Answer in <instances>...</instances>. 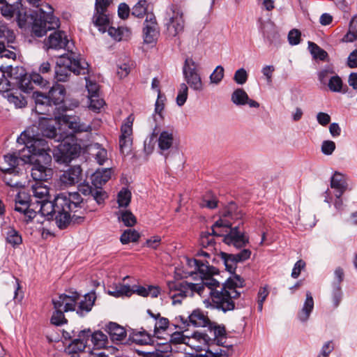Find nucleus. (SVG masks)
<instances>
[{
  "instance_id": "1",
  "label": "nucleus",
  "mask_w": 357,
  "mask_h": 357,
  "mask_svg": "<svg viewBox=\"0 0 357 357\" xmlns=\"http://www.w3.org/2000/svg\"><path fill=\"white\" fill-rule=\"evenodd\" d=\"M39 204L41 214L47 219L54 218L60 229L84 221L86 206L78 192H61L52 202L48 199Z\"/></svg>"
},
{
  "instance_id": "2",
  "label": "nucleus",
  "mask_w": 357,
  "mask_h": 357,
  "mask_svg": "<svg viewBox=\"0 0 357 357\" xmlns=\"http://www.w3.org/2000/svg\"><path fill=\"white\" fill-rule=\"evenodd\" d=\"M244 213L234 202H230L222 211L220 218L211 227L213 236L223 237L222 241L237 249L244 248L249 243V238L245 231L241 229L243 224L241 220Z\"/></svg>"
},
{
  "instance_id": "3",
  "label": "nucleus",
  "mask_w": 357,
  "mask_h": 357,
  "mask_svg": "<svg viewBox=\"0 0 357 357\" xmlns=\"http://www.w3.org/2000/svg\"><path fill=\"white\" fill-rule=\"evenodd\" d=\"M27 137L24 132L22 133L19 140H22L31 153L27 155L26 161L31 166V174L33 180L47 181L53 174L51 168L52 156L50 154L51 149L46 139L42 138Z\"/></svg>"
},
{
  "instance_id": "4",
  "label": "nucleus",
  "mask_w": 357,
  "mask_h": 357,
  "mask_svg": "<svg viewBox=\"0 0 357 357\" xmlns=\"http://www.w3.org/2000/svg\"><path fill=\"white\" fill-rule=\"evenodd\" d=\"M66 89L63 85L53 86L47 94L40 91H34L32 95L36 104V111L46 119H54V116H59L66 112V107L63 106Z\"/></svg>"
},
{
  "instance_id": "5",
  "label": "nucleus",
  "mask_w": 357,
  "mask_h": 357,
  "mask_svg": "<svg viewBox=\"0 0 357 357\" xmlns=\"http://www.w3.org/2000/svg\"><path fill=\"white\" fill-rule=\"evenodd\" d=\"M244 282V280L236 274L227 278L220 290L208 292L212 301L211 305L225 313L234 310L236 307V301L241 296V292L237 291L236 288L243 287Z\"/></svg>"
},
{
  "instance_id": "6",
  "label": "nucleus",
  "mask_w": 357,
  "mask_h": 357,
  "mask_svg": "<svg viewBox=\"0 0 357 357\" xmlns=\"http://www.w3.org/2000/svg\"><path fill=\"white\" fill-rule=\"evenodd\" d=\"M89 63L80 55L70 51L59 56L54 69V76L58 82H66L73 73L75 75H88Z\"/></svg>"
},
{
  "instance_id": "7",
  "label": "nucleus",
  "mask_w": 357,
  "mask_h": 357,
  "mask_svg": "<svg viewBox=\"0 0 357 357\" xmlns=\"http://www.w3.org/2000/svg\"><path fill=\"white\" fill-rule=\"evenodd\" d=\"M50 11H45L43 8H38L30 15L32 20L31 35L36 38H41L50 30L59 29L60 20L53 15L52 8L46 6Z\"/></svg>"
},
{
  "instance_id": "8",
  "label": "nucleus",
  "mask_w": 357,
  "mask_h": 357,
  "mask_svg": "<svg viewBox=\"0 0 357 357\" xmlns=\"http://www.w3.org/2000/svg\"><path fill=\"white\" fill-rule=\"evenodd\" d=\"M79 298V294L77 291L73 292L71 295L61 294L57 298H52L54 312L50 319L51 324L57 326L67 324L64 312L75 311Z\"/></svg>"
},
{
  "instance_id": "9",
  "label": "nucleus",
  "mask_w": 357,
  "mask_h": 357,
  "mask_svg": "<svg viewBox=\"0 0 357 357\" xmlns=\"http://www.w3.org/2000/svg\"><path fill=\"white\" fill-rule=\"evenodd\" d=\"M81 146L73 137H66L61 140L57 149L54 151V158L59 163H69L79 157Z\"/></svg>"
},
{
  "instance_id": "10",
  "label": "nucleus",
  "mask_w": 357,
  "mask_h": 357,
  "mask_svg": "<svg viewBox=\"0 0 357 357\" xmlns=\"http://www.w3.org/2000/svg\"><path fill=\"white\" fill-rule=\"evenodd\" d=\"M191 340H196L199 342L211 347L216 344L225 347L226 330L224 326L211 324L204 332H195Z\"/></svg>"
},
{
  "instance_id": "11",
  "label": "nucleus",
  "mask_w": 357,
  "mask_h": 357,
  "mask_svg": "<svg viewBox=\"0 0 357 357\" xmlns=\"http://www.w3.org/2000/svg\"><path fill=\"white\" fill-rule=\"evenodd\" d=\"M188 263L190 266H195L199 271L204 287H208L209 291L220 289V283L213 278V275L218 273V269L211 266L208 261H202L197 259H188Z\"/></svg>"
},
{
  "instance_id": "12",
  "label": "nucleus",
  "mask_w": 357,
  "mask_h": 357,
  "mask_svg": "<svg viewBox=\"0 0 357 357\" xmlns=\"http://www.w3.org/2000/svg\"><path fill=\"white\" fill-rule=\"evenodd\" d=\"M10 67L9 77L13 84H16L22 91L29 93L33 89L32 82L39 85L43 84V77L40 74L29 75L22 66Z\"/></svg>"
},
{
  "instance_id": "13",
  "label": "nucleus",
  "mask_w": 357,
  "mask_h": 357,
  "mask_svg": "<svg viewBox=\"0 0 357 357\" xmlns=\"http://www.w3.org/2000/svg\"><path fill=\"white\" fill-rule=\"evenodd\" d=\"M183 74L185 80L192 89L196 91H202V78L198 73L197 64L192 59H185L183 66Z\"/></svg>"
},
{
  "instance_id": "14",
  "label": "nucleus",
  "mask_w": 357,
  "mask_h": 357,
  "mask_svg": "<svg viewBox=\"0 0 357 357\" xmlns=\"http://www.w3.org/2000/svg\"><path fill=\"white\" fill-rule=\"evenodd\" d=\"M251 253L250 250L244 248L236 254L220 252V257L225 266V269L234 275L237 264L248 259L251 256Z\"/></svg>"
},
{
  "instance_id": "15",
  "label": "nucleus",
  "mask_w": 357,
  "mask_h": 357,
  "mask_svg": "<svg viewBox=\"0 0 357 357\" xmlns=\"http://www.w3.org/2000/svg\"><path fill=\"white\" fill-rule=\"evenodd\" d=\"M78 192L80 197L84 199L86 206V213H87V202L91 198L95 200L98 204H102L107 197L106 193L102 190L93 188L89 183H81L78 185Z\"/></svg>"
},
{
  "instance_id": "16",
  "label": "nucleus",
  "mask_w": 357,
  "mask_h": 357,
  "mask_svg": "<svg viewBox=\"0 0 357 357\" xmlns=\"http://www.w3.org/2000/svg\"><path fill=\"white\" fill-rule=\"evenodd\" d=\"M159 26L153 13H147L144 23L143 38L146 44L155 43L159 36Z\"/></svg>"
},
{
  "instance_id": "17",
  "label": "nucleus",
  "mask_w": 357,
  "mask_h": 357,
  "mask_svg": "<svg viewBox=\"0 0 357 357\" xmlns=\"http://www.w3.org/2000/svg\"><path fill=\"white\" fill-rule=\"evenodd\" d=\"M54 120L59 124H65L75 133L83 132H90L91 127L89 124L81 123L77 116H71L66 114V112L62 113L59 116H54Z\"/></svg>"
},
{
  "instance_id": "18",
  "label": "nucleus",
  "mask_w": 357,
  "mask_h": 357,
  "mask_svg": "<svg viewBox=\"0 0 357 357\" xmlns=\"http://www.w3.org/2000/svg\"><path fill=\"white\" fill-rule=\"evenodd\" d=\"M69 40L66 33L63 31H56L51 33L45 40V46L47 50H66L68 52L72 51L69 45Z\"/></svg>"
},
{
  "instance_id": "19",
  "label": "nucleus",
  "mask_w": 357,
  "mask_h": 357,
  "mask_svg": "<svg viewBox=\"0 0 357 357\" xmlns=\"http://www.w3.org/2000/svg\"><path fill=\"white\" fill-rule=\"evenodd\" d=\"M172 15L169 16V22H167V28L169 33L176 36L180 32L183 31L184 28V20L183 13L181 9L175 5H172L169 7Z\"/></svg>"
},
{
  "instance_id": "20",
  "label": "nucleus",
  "mask_w": 357,
  "mask_h": 357,
  "mask_svg": "<svg viewBox=\"0 0 357 357\" xmlns=\"http://www.w3.org/2000/svg\"><path fill=\"white\" fill-rule=\"evenodd\" d=\"M4 162L8 165V167H1V171L8 172L11 173H20V169L18 167L20 165L29 164L30 162L26 161L27 156L20 157L17 153H8L4 155Z\"/></svg>"
},
{
  "instance_id": "21",
  "label": "nucleus",
  "mask_w": 357,
  "mask_h": 357,
  "mask_svg": "<svg viewBox=\"0 0 357 357\" xmlns=\"http://www.w3.org/2000/svg\"><path fill=\"white\" fill-rule=\"evenodd\" d=\"M82 169L79 165L69 167L60 176V181L65 185H73L81 181Z\"/></svg>"
},
{
  "instance_id": "22",
  "label": "nucleus",
  "mask_w": 357,
  "mask_h": 357,
  "mask_svg": "<svg viewBox=\"0 0 357 357\" xmlns=\"http://www.w3.org/2000/svg\"><path fill=\"white\" fill-rule=\"evenodd\" d=\"M331 187L335 190L336 198L342 197L348 188L346 176L338 172H335L331 178Z\"/></svg>"
},
{
  "instance_id": "23",
  "label": "nucleus",
  "mask_w": 357,
  "mask_h": 357,
  "mask_svg": "<svg viewBox=\"0 0 357 357\" xmlns=\"http://www.w3.org/2000/svg\"><path fill=\"white\" fill-rule=\"evenodd\" d=\"M106 331L112 342L122 343L126 340V331L119 324L115 322H109L106 326Z\"/></svg>"
},
{
  "instance_id": "24",
  "label": "nucleus",
  "mask_w": 357,
  "mask_h": 357,
  "mask_svg": "<svg viewBox=\"0 0 357 357\" xmlns=\"http://www.w3.org/2000/svg\"><path fill=\"white\" fill-rule=\"evenodd\" d=\"M96 299L95 291L86 294L84 296V299L78 303V307L76 309V313L81 317H84L88 314L92 309L95 301Z\"/></svg>"
},
{
  "instance_id": "25",
  "label": "nucleus",
  "mask_w": 357,
  "mask_h": 357,
  "mask_svg": "<svg viewBox=\"0 0 357 357\" xmlns=\"http://www.w3.org/2000/svg\"><path fill=\"white\" fill-rule=\"evenodd\" d=\"M112 170L109 168L96 170L91 175V183L98 190H102V186L105 185L111 178Z\"/></svg>"
},
{
  "instance_id": "26",
  "label": "nucleus",
  "mask_w": 357,
  "mask_h": 357,
  "mask_svg": "<svg viewBox=\"0 0 357 357\" xmlns=\"http://www.w3.org/2000/svg\"><path fill=\"white\" fill-rule=\"evenodd\" d=\"M36 181L38 182L31 186L33 197L36 199V202L40 204L45 201H48L50 198V188L43 185L41 183L42 181Z\"/></svg>"
},
{
  "instance_id": "27",
  "label": "nucleus",
  "mask_w": 357,
  "mask_h": 357,
  "mask_svg": "<svg viewBox=\"0 0 357 357\" xmlns=\"http://www.w3.org/2000/svg\"><path fill=\"white\" fill-rule=\"evenodd\" d=\"M189 322L196 327L208 328L211 324H216L211 322L207 316L200 310H195L188 317Z\"/></svg>"
},
{
  "instance_id": "28",
  "label": "nucleus",
  "mask_w": 357,
  "mask_h": 357,
  "mask_svg": "<svg viewBox=\"0 0 357 357\" xmlns=\"http://www.w3.org/2000/svg\"><path fill=\"white\" fill-rule=\"evenodd\" d=\"M314 308V300L312 294L310 291L306 293V299L304 302L301 310L298 314L299 320L302 322L306 321Z\"/></svg>"
},
{
  "instance_id": "29",
  "label": "nucleus",
  "mask_w": 357,
  "mask_h": 357,
  "mask_svg": "<svg viewBox=\"0 0 357 357\" xmlns=\"http://www.w3.org/2000/svg\"><path fill=\"white\" fill-rule=\"evenodd\" d=\"M184 284V281L180 282H168V287L169 290L177 291V293L173 294L172 296V298L174 299V303H181V301L179 299H176L178 297H181L182 298H185L188 296H190V291L188 289H183L181 288V286H183Z\"/></svg>"
},
{
  "instance_id": "30",
  "label": "nucleus",
  "mask_w": 357,
  "mask_h": 357,
  "mask_svg": "<svg viewBox=\"0 0 357 357\" xmlns=\"http://www.w3.org/2000/svg\"><path fill=\"white\" fill-rule=\"evenodd\" d=\"M173 141L174 137L172 132L164 130L160 133L158 142V147L162 154L172 147Z\"/></svg>"
},
{
  "instance_id": "31",
  "label": "nucleus",
  "mask_w": 357,
  "mask_h": 357,
  "mask_svg": "<svg viewBox=\"0 0 357 357\" xmlns=\"http://www.w3.org/2000/svg\"><path fill=\"white\" fill-rule=\"evenodd\" d=\"M108 294L115 298L123 296H130L131 291L130 285L118 283L113 286L109 287Z\"/></svg>"
},
{
  "instance_id": "32",
  "label": "nucleus",
  "mask_w": 357,
  "mask_h": 357,
  "mask_svg": "<svg viewBox=\"0 0 357 357\" xmlns=\"http://www.w3.org/2000/svg\"><path fill=\"white\" fill-rule=\"evenodd\" d=\"M147 313L155 321L153 326V332L157 333L160 331H165L169 326V319L160 316V313L154 314L151 310H147Z\"/></svg>"
},
{
  "instance_id": "33",
  "label": "nucleus",
  "mask_w": 357,
  "mask_h": 357,
  "mask_svg": "<svg viewBox=\"0 0 357 357\" xmlns=\"http://www.w3.org/2000/svg\"><path fill=\"white\" fill-rule=\"evenodd\" d=\"M107 31L109 35L117 41L128 40L131 36V31L127 27L109 26Z\"/></svg>"
},
{
  "instance_id": "34",
  "label": "nucleus",
  "mask_w": 357,
  "mask_h": 357,
  "mask_svg": "<svg viewBox=\"0 0 357 357\" xmlns=\"http://www.w3.org/2000/svg\"><path fill=\"white\" fill-rule=\"evenodd\" d=\"M107 336L100 331L93 332L92 349H101L107 347Z\"/></svg>"
},
{
  "instance_id": "35",
  "label": "nucleus",
  "mask_w": 357,
  "mask_h": 357,
  "mask_svg": "<svg viewBox=\"0 0 357 357\" xmlns=\"http://www.w3.org/2000/svg\"><path fill=\"white\" fill-rule=\"evenodd\" d=\"M343 82L342 78L337 74L331 76L328 82V86L330 91L332 92L343 93H345L347 91L348 87L345 86L343 88Z\"/></svg>"
},
{
  "instance_id": "36",
  "label": "nucleus",
  "mask_w": 357,
  "mask_h": 357,
  "mask_svg": "<svg viewBox=\"0 0 357 357\" xmlns=\"http://www.w3.org/2000/svg\"><path fill=\"white\" fill-rule=\"evenodd\" d=\"M93 23L100 31L105 33L109 23V16L106 12H96L93 17Z\"/></svg>"
},
{
  "instance_id": "37",
  "label": "nucleus",
  "mask_w": 357,
  "mask_h": 357,
  "mask_svg": "<svg viewBox=\"0 0 357 357\" xmlns=\"http://www.w3.org/2000/svg\"><path fill=\"white\" fill-rule=\"evenodd\" d=\"M0 10L1 14L8 17H13L15 15H17L18 20L20 21H26V19H21L20 11L17 10V8L15 5L8 3L6 0H3L0 2Z\"/></svg>"
},
{
  "instance_id": "38",
  "label": "nucleus",
  "mask_w": 357,
  "mask_h": 357,
  "mask_svg": "<svg viewBox=\"0 0 357 357\" xmlns=\"http://www.w3.org/2000/svg\"><path fill=\"white\" fill-rule=\"evenodd\" d=\"M248 100V95L243 89H236L231 96V100L236 105H245Z\"/></svg>"
},
{
  "instance_id": "39",
  "label": "nucleus",
  "mask_w": 357,
  "mask_h": 357,
  "mask_svg": "<svg viewBox=\"0 0 357 357\" xmlns=\"http://www.w3.org/2000/svg\"><path fill=\"white\" fill-rule=\"evenodd\" d=\"M118 219L122 221L126 227H132L137 222V219L130 211H119L117 213Z\"/></svg>"
},
{
  "instance_id": "40",
  "label": "nucleus",
  "mask_w": 357,
  "mask_h": 357,
  "mask_svg": "<svg viewBox=\"0 0 357 357\" xmlns=\"http://www.w3.org/2000/svg\"><path fill=\"white\" fill-rule=\"evenodd\" d=\"M308 49L312 56L316 59L325 61L328 57V53L313 42H308Z\"/></svg>"
},
{
  "instance_id": "41",
  "label": "nucleus",
  "mask_w": 357,
  "mask_h": 357,
  "mask_svg": "<svg viewBox=\"0 0 357 357\" xmlns=\"http://www.w3.org/2000/svg\"><path fill=\"white\" fill-rule=\"evenodd\" d=\"M191 339L187 336H185L182 332H174L170 337L169 340V347H172V345H176L178 344H185L189 345L190 347H193L190 342ZM170 351H172V348L170 349Z\"/></svg>"
},
{
  "instance_id": "42",
  "label": "nucleus",
  "mask_w": 357,
  "mask_h": 357,
  "mask_svg": "<svg viewBox=\"0 0 357 357\" xmlns=\"http://www.w3.org/2000/svg\"><path fill=\"white\" fill-rule=\"evenodd\" d=\"M30 206L29 198L25 193H18L15 197V211L19 213L24 211Z\"/></svg>"
},
{
  "instance_id": "43",
  "label": "nucleus",
  "mask_w": 357,
  "mask_h": 357,
  "mask_svg": "<svg viewBox=\"0 0 357 357\" xmlns=\"http://www.w3.org/2000/svg\"><path fill=\"white\" fill-rule=\"evenodd\" d=\"M6 242L15 248L22 243V238L18 231L14 228H10L6 234Z\"/></svg>"
},
{
  "instance_id": "44",
  "label": "nucleus",
  "mask_w": 357,
  "mask_h": 357,
  "mask_svg": "<svg viewBox=\"0 0 357 357\" xmlns=\"http://www.w3.org/2000/svg\"><path fill=\"white\" fill-rule=\"evenodd\" d=\"M183 289H188L190 291V296H192L195 293H197L199 296H204L205 289L204 284L202 283H192L184 281V284L181 286Z\"/></svg>"
},
{
  "instance_id": "45",
  "label": "nucleus",
  "mask_w": 357,
  "mask_h": 357,
  "mask_svg": "<svg viewBox=\"0 0 357 357\" xmlns=\"http://www.w3.org/2000/svg\"><path fill=\"white\" fill-rule=\"evenodd\" d=\"M77 337L84 344L85 349H92L93 331L90 328L84 329L79 332Z\"/></svg>"
},
{
  "instance_id": "46",
  "label": "nucleus",
  "mask_w": 357,
  "mask_h": 357,
  "mask_svg": "<svg viewBox=\"0 0 357 357\" xmlns=\"http://www.w3.org/2000/svg\"><path fill=\"white\" fill-rule=\"evenodd\" d=\"M139 237L140 235L136 230L128 229L121 234L120 241L122 244L126 245L130 242H137Z\"/></svg>"
},
{
  "instance_id": "47",
  "label": "nucleus",
  "mask_w": 357,
  "mask_h": 357,
  "mask_svg": "<svg viewBox=\"0 0 357 357\" xmlns=\"http://www.w3.org/2000/svg\"><path fill=\"white\" fill-rule=\"evenodd\" d=\"M148 2L147 0H139L132 8V15L142 18L147 15Z\"/></svg>"
},
{
  "instance_id": "48",
  "label": "nucleus",
  "mask_w": 357,
  "mask_h": 357,
  "mask_svg": "<svg viewBox=\"0 0 357 357\" xmlns=\"http://www.w3.org/2000/svg\"><path fill=\"white\" fill-rule=\"evenodd\" d=\"M7 99L10 103L13 104L17 108L24 107L27 103L25 98L22 94H17L16 93H8Z\"/></svg>"
},
{
  "instance_id": "49",
  "label": "nucleus",
  "mask_w": 357,
  "mask_h": 357,
  "mask_svg": "<svg viewBox=\"0 0 357 357\" xmlns=\"http://www.w3.org/2000/svg\"><path fill=\"white\" fill-rule=\"evenodd\" d=\"M357 40V15L352 17L349 23V32L344 36L343 40L353 42Z\"/></svg>"
},
{
  "instance_id": "50",
  "label": "nucleus",
  "mask_w": 357,
  "mask_h": 357,
  "mask_svg": "<svg viewBox=\"0 0 357 357\" xmlns=\"http://www.w3.org/2000/svg\"><path fill=\"white\" fill-rule=\"evenodd\" d=\"M231 345L229 346L231 348ZM227 349H218L213 350L211 348H208V349L205 351L204 354V357H229L232 354L231 349H229L226 347Z\"/></svg>"
},
{
  "instance_id": "51",
  "label": "nucleus",
  "mask_w": 357,
  "mask_h": 357,
  "mask_svg": "<svg viewBox=\"0 0 357 357\" xmlns=\"http://www.w3.org/2000/svg\"><path fill=\"white\" fill-rule=\"evenodd\" d=\"M131 200V192L126 188H123L118 193L117 202L119 207H127Z\"/></svg>"
},
{
  "instance_id": "52",
  "label": "nucleus",
  "mask_w": 357,
  "mask_h": 357,
  "mask_svg": "<svg viewBox=\"0 0 357 357\" xmlns=\"http://www.w3.org/2000/svg\"><path fill=\"white\" fill-rule=\"evenodd\" d=\"M85 349L84 345L82 343L78 337L74 339L66 348V352L69 354H79V353L84 351Z\"/></svg>"
},
{
  "instance_id": "53",
  "label": "nucleus",
  "mask_w": 357,
  "mask_h": 357,
  "mask_svg": "<svg viewBox=\"0 0 357 357\" xmlns=\"http://www.w3.org/2000/svg\"><path fill=\"white\" fill-rule=\"evenodd\" d=\"M214 236L209 231H202L200 234L199 244L202 248H213L215 245Z\"/></svg>"
},
{
  "instance_id": "54",
  "label": "nucleus",
  "mask_w": 357,
  "mask_h": 357,
  "mask_svg": "<svg viewBox=\"0 0 357 357\" xmlns=\"http://www.w3.org/2000/svg\"><path fill=\"white\" fill-rule=\"evenodd\" d=\"M262 34L265 41L268 43L269 45L275 43L279 39L278 33L272 26L268 29L264 28L262 31Z\"/></svg>"
},
{
  "instance_id": "55",
  "label": "nucleus",
  "mask_w": 357,
  "mask_h": 357,
  "mask_svg": "<svg viewBox=\"0 0 357 357\" xmlns=\"http://www.w3.org/2000/svg\"><path fill=\"white\" fill-rule=\"evenodd\" d=\"M43 135L50 139H54L56 142H60L63 139L61 134H58L56 128L54 126H47L43 128L42 130Z\"/></svg>"
},
{
  "instance_id": "56",
  "label": "nucleus",
  "mask_w": 357,
  "mask_h": 357,
  "mask_svg": "<svg viewBox=\"0 0 357 357\" xmlns=\"http://www.w3.org/2000/svg\"><path fill=\"white\" fill-rule=\"evenodd\" d=\"M201 207H206L210 209H213L218 206V199L211 193L206 194L204 196L202 200L200 202Z\"/></svg>"
},
{
  "instance_id": "57",
  "label": "nucleus",
  "mask_w": 357,
  "mask_h": 357,
  "mask_svg": "<svg viewBox=\"0 0 357 357\" xmlns=\"http://www.w3.org/2000/svg\"><path fill=\"white\" fill-rule=\"evenodd\" d=\"M4 173L3 180L7 185L17 188L22 186V183L15 179V177L17 176L20 173H11L8 172H4Z\"/></svg>"
},
{
  "instance_id": "58",
  "label": "nucleus",
  "mask_w": 357,
  "mask_h": 357,
  "mask_svg": "<svg viewBox=\"0 0 357 357\" xmlns=\"http://www.w3.org/2000/svg\"><path fill=\"white\" fill-rule=\"evenodd\" d=\"M89 99V108L94 111L98 112L104 105L103 99L100 98L98 95L88 96Z\"/></svg>"
},
{
  "instance_id": "59",
  "label": "nucleus",
  "mask_w": 357,
  "mask_h": 357,
  "mask_svg": "<svg viewBox=\"0 0 357 357\" xmlns=\"http://www.w3.org/2000/svg\"><path fill=\"white\" fill-rule=\"evenodd\" d=\"M188 87L185 83L180 84V88L176 97V103L178 106H183L188 98Z\"/></svg>"
},
{
  "instance_id": "60",
  "label": "nucleus",
  "mask_w": 357,
  "mask_h": 357,
  "mask_svg": "<svg viewBox=\"0 0 357 357\" xmlns=\"http://www.w3.org/2000/svg\"><path fill=\"white\" fill-rule=\"evenodd\" d=\"M188 87L185 83L180 84V88L176 97V103L178 106H183L188 98Z\"/></svg>"
},
{
  "instance_id": "61",
  "label": "nucleus",
  "mask_w": 357,
  "mask_h": 357,
  "mask_svg": "<svg viewBox=\"0 0 357 357\" xmlns=\"http://www.w3.org/2000/svg\"><path fill=\"white\" fill-rule=\"evenodd\" d=\"M132 122L133 119L131 116H129L121 127V135L120 136L131 137L132 134Z\"/></svg>"
},
{
  "instance_id": "62",
  "label": "nucleus",
  "mask_w": 357,
  "mask_h": 357,
  "mask_svg": "<svg viewBox=\"0 0 357 357\" xmlns=\"http://www.w3.org/2000/svg\"><path fill=\"white\" fill-rule=\"evenodd\" d=\"M132 138L130 137H119L120 151L123 155H127L130 151Z\"/></svg>"
},
{
  "instance_id": "63",
  "label": "nucleus",
  "mask_w": 357,
  "mask_h": 357,
  "mask_svg": "<svg viewBox=\"0 0 357 357\" xmlns=\"http://www.w3.org/2000/svg\"><path fill=\"white\" fill-rule=\"evenodd\" d=\"M335 75V73L333 70V67L331 66H326L324 68H323L321 71L318 73V79L319 82L323 84H326L328 78L332 75Z\"/></svg>"
},
{
  "instance_id": "64",
  "label": "nucleus",
  "mask_w": 357,
  "mask_h": 357,
  "mask_svg": "<svg viewBox=\"0 0 357 357\" xmlns=\"http://www.w3.org/2000/svg\"><path fill=\"white\" fill-rule=\"evenodd\" d=\"M224 77V68L218 66L210 75V81L213 84H218Z\"/></svg>"
}]
</instances>
